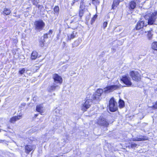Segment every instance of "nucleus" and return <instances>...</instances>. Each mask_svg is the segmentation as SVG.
<instances>
[{
    "instance_id": "14",
    "label": "nucleus",
    "mask_w": 157,
    "mask_h": 157,
    "mask_svg": "<svg viewBox=\"0 0 157 157\" xmlns=\"http://www.w3.org/2000/svg\"><path fill=\"white\" fill-rule=\"evenodd\" d=\"M149 138L145 136H141L138 138V141H141L149 140Z\"/></svg>"
},
{
    "instance_id": "19",
    "label": "nucleus",
    "mask_w": 157,
    "mask_h": 157,
    "mask_svg": "<svg viewBox=\"0 0 157 157\" xmlns=\"http://www.w3.org/2000/svg\"><path fill=\"white\" fill-rule=\"evenodd\" d=\"M130 8L132 9H133L136 6V3L133 1H132L130 3Z\"/></svg>"
},
{
    "instance_id": "43",
    "label": "nucleus",
    "mask_w": 157,
    "mask_h": 157,
    "mask_svg": "<svg viewBox=\"0 0 157 157\" xmlns=\"http://www.w3.org/2000/svg\"><path fill=\"white\" fill-rule=\"evenodd\" d=\"M64 67H65V68H66L67 67V66H64Z\"/></svg>"
},
{
    "instance_id": "37",
    "label": "nucleus",
    "mask_w": 157,
    "mask_h": 157,
    "mask_svg": "<svg viewBox=\"0 0 157 157\" xmlns=\"http://www.w3.org/2000/svg\"><path fill=\"white\" fill-rule=\"evenodd\" d=\"M107 24H108V23L107 22H106V21L103 24V27L104 29H105L107 27Z\"/></svg>"
},
{
    "instance_id": "42",
    "label": "nucleus",
    "mask_w": 157,
    "mask_h": 157,
    "mask_svg": "<svg viewBox=\"0 0 157 157\" xmlns=\"http://www.w3.org/2000/svg\"><path fill=\"white\" fill-rule=\"evenodd\" d=\"M1 141L0 142V143H1V142L2 143L4 141V140H1Z\"/></svg>"
},
{
    "instance_id": "28",
    "label": "nucleus",
    "mask_w": 157,
    "mask_h": 157,
    "mask_svg": "<svg viewBox=\"0 0 157 157\" xmlns=\"http://www.w3.org/2000/svg\"><path fill=\"white\" fill-rule=\"evenodd\" d=\"M36 6L37 7L38 10L41 11V10L44 8V6L43 5H36Z\"/></svg>"
},
{
    "instance_id": "26",
    "label": "nucleus",
    "mask_w": 157,
    "mask_h": 157,
    "mask_svg": "<svg viewBox=\"0 0 157 157\" xmlns=\"http://www.w3.org/2000/svg\"><path fill=\"white\" fill-rule=\"evenodd\" d=\"M151 16L156 19L157 16V10L155 11L151 15Z\"/></svg>"
},
{
    "instance_id": "23",
    "label": "nucleus",
    "mask_w": 157,
    "mask_h": 157,
    "mask_svg": "<svg viewBox=\"0 0 157 157\" xmlns=\"http://www.w3.org/2000/svg\"><path fill=\"white\" fill-rule=\"evenodd\" d=\"M119 2L118 1L114 0L113 2V5H112V8L114 9V7L117 6L119 4Z\"/></svg>"
},
{
    "instance_id": "18",
    "label": "nucleus",
    "mask_w": 157,
    "mask_h": 157,
    "mask_svg": "<svg viewBox=\"0 0 157 157\" xmlns=\"http://www.w3.org/2000/svg\"><path fill=\"white\" fill-rule=\"evenodd\" d=\"M82 40L81 39L79 38L78 40L75 41L73 44L74 47L78 46L82 41Z\"/></svg>"
},
{
    "instance_id": "11",
    "label": "nucleus",
    "mask_w": 157,
    "mask_h": 157,
    "mask_svg": "<svg viewBox=\"0 0 157 157\" xmlns=\"http://www.w3.org/2000/svg\"><path fill=\"white\" fill-rule=\"evenodd\" d=\"M146 24H145L144 21H142V19H140L139 22H138V29L143 28L144 26H146Z\"/></svg>"
},
{
    "instance_id": "22",
    "label": "nucleus",
    "mask_w": 157,
    "mask_h": 157,
    "mask_svg": "<svg viewBox=\"0 0 157 157\" xmlns=\"http://www.w3.org/2000/svg\"><path fill=\"white\" fill-rule=\"evenodd\" d=\"M3 12L6 15H8L11 13V11L10 9L5 8L3 11Z\"/></svg>"
},
{
    "instance_id": "31",
    "label": "nucleus",
    "mask_w": 157,
    "mask_h": 157,
    "mask_svg": "<svg viewBox=\"0 0 157 157\" xmlns=\"http://www.w3.org/2000/svg\"><path fill=\"white\" fill-rule=\"evenodd\" d=\"M16 121L15 116L12 117L10 119V121L12 123H13Z\"/></svg>"
},
{
    "instance_id": "13",
    "label": "nucleus",
    "mask_w": 157,
    "mask_h": 157,
    "mask_svg": "<svg viewBox=\"0 0 157 157\" xmlns=\"http://www.w3.org/2000/svg\"><path fill=\"white\" fill-rule=\"evenodd\" d=\"M156 19L151 16L148 19V25H152L153 24L155 21Z\"/></svg>"
},
{
    "instance_id": "10",
    "label": "nucleus",
    "mask_w": 157,
    "mask_h": 157,
    "mask_svg": "<svg viewBox=\"0 0 157 157\" xmlns=\"http://www.w3.org/2000/svg\"><path fill=\"white\" fill-rule=\"evenodd\" d=\"M131 76L132 77V79L135 81L137 80V73L135 72L134 71H132L130 73Z\"/></svg>"
},
{
    "instance_id": "4",
    "label": "nucleus",
    "mask_w": 157,
    "mask_h": 157,
    "mask_svg": "<svg viewBox=\"0 0 157 157\" xmlns=\"http://www.w3.org/2000/svg\"><path fill=\"white\" fill-rule=\"evenodd\" d=\"M91 99H88L86 100L84 103H83L82 105V110L86 111V110L89 108L92 104L93 101V98Z\"/></svg>"
},
{
    "instance_id": "15",
    "label": "nucleus",
    "mask_w": 157,
    "mask_h": 157,
    "mask_svg": "<svg viewBox=\"0 0 157 157\" xmlns=\"http://www.w3.org/2000/svg\"><path fill=\"white\" fill-rule=\"evenodd\" d=\"M151 48L154 51H157V41H154L151 44Z\"/></svg>"
},
{
    "instance_id": "6",
    "label": "nucleus",
    "mask_w": 157,
    "mask_h": 157,
    "mask_svg": "<svg viewBox=\"0 0 157 157\" xmlns=\"http://www.w3.org/2000/svg\"><path fill=\"white\" fill-rule=\"evenodd\" d=\"M60 88V86L55 83L48 86L47 90L49 92H52Z\"/></svg>"
},
{
    "instance_id": "8",
    "label": "nucleus",
    "mask_w": 157,
    "mask_h": 157,
    "mask_svg": "<svg viewBox=\"0 0 157 157\" xmlns=\"http://www.w3.org/2000/svg\"><path fill=\"white\" fill-rule=\"evenodd\" d=\"M128 75H125L123 76L121 78V80L126 85L130 86L131 85L132 83Z\"/></svg>"
},
{
    "instance_id": "12",
    "label": "nucleus",
    "mask_w": 157,
    "mask_h": 157,
    "mask_svg": "<svg viewBox=\"0 0 157 157\" xmlns=\"http://www.w3.org/2000/svg\"><path fill=\"white\" fill-rule=\"evenodd\" d=\"M33 146L30 145H28L25 147V152L29 153L33 149Z\"/></svg>"
},
{
    "instance_id": "9",
    "label": "nucleus",
    "mask_w": 157,
    "mask_h": 157,
    "mask_svg": "<svg viewBox=\"0 0 157 157\" xmlns=\"http://www.w3.org/2000/svg\"><path fill=\"white\" fill-rule=\"evenodd\" d=\"M77 33L75 31H73L71 33L69 34L67 36V40H71L75 38L77 35Z\"/></svg>"
},
{
    "instance_id": "2",
    "label": "nucleus",
    "mask_w": 157,
    "mask_h": 157,
    "mask_svg": "<svg viewBox=\"0 0 157 157\" xmlns=\"http://www.w3.org/2000/svg\"><path fill=\"white\" fill-rule=\"evenodd\" d=\"M109 107L110 111L114 112L117 109V104L113 98H111L109 101Z\"/></svg>"
},
{
    "instance_id": "20",
    "label": "nucleus",
    "mask_w": 157,
    "mask_h": 157,
    "mask_svg": "<svg viewBox=\"0 0 157 157\" xmlns=\"http://www.w3.org/2000/svg\"><path fill=\"white\" fill-rule=\"evenodd\" d=\"M56 112L58 113L56 115V116H60L62 115L63 113V112L62 110H59L58 109H56Z\"/></svg>"
},
{
    "instance_id": "17",
    "label": "nucleus",
    "mask_w": 157,
    "mask_h": 157,
    "mask_svg": "<svg viewBox=\"0 0 157 157\" xmlns=\"http://www.w3.org/2000/svg\"><path fill=\"white\" fill-rule=\"evenodd\" d=\"M36 110L40 113H42L43 110V107L41 105H39L36 106Z\"/></svg>"
},
{
    "instance_id": "30",
    "label": "nucleus",
    "mask_w": 157,
    "mask_h": 157,
    "mask_svg": "<svg viewBox=\"0 0 157 157\" xmlns=\"http://www.w3.org/2000/svg\"><path fill=\"white\" fill-rule=\"evenodd\" d=\"M45 41L44 40V39L42 40H41L40 41V45L41 47H43L44 45V43Z\"/></svg>"
},
{
    "instance_id": "35",
    "label": "nucleus",
    "mask_w": 157,
    "mask_h": 157,
    "mask_svg": "<svg viewBox=\"0 0 157 157\" xmlns=\"http://www.w3.org/2000/svg\"><path fill=\"white\" fill-rule=\"evenodd\" d=\"M84 6L83 1L81 0L80 3V8L81 9H82L84 7Z\"/></svg>"
},
{
    "instance_id": "34",
    "label": "nucleus",
    "mask_w": 157,
    "mask_h": 157,
    "mask_svg": "<svg viewBox=\"0 0 157 157\" xmlns=\"http://www.w3.org/2000/svg\"><path fill=\"white\" fill-rule=\"evenodd\" d=\"M25 68H22L21 70L19 71V73L22 75L25 72Z\"/></svg>"
},
{
    "instance_id": "44",
    "label": "nucleus",
    "mask_w": 157,
    "mask_h": 157,
    "mask_svg": "<svg viewBox=\"0 0 157 157\" xmlns=\"http://www.w3.org/2000/svg\"><path fill=\"white\" fill-rule=\"evenodd\" d=\"M35 117H36L38 116V114H35Z\"/></svg>"
},
{
    "instance_id": "3",
    "label": "nucleus",
    "mask_w": 157,
    "mask_h": 157,
    "mask_svg": "<svg viewBox=\"0 0 157 157\" xmlns=\"http://www.w3.org/2000/svg\"><path fill=\"white\" fill-rule=\"evenodd\" d=\"M34 24L35 29L39 31L42 30L45 26V23L41 20L36 21Z\"/></svg>"
},
{
    "instance_id": "39",
    "label": "nucleus",
    "mask_w": 157,
    "mask_h": 157,
    "mask_svg": "<svg viewBox=\"0 0 157 157\" xmlns=\"http://www.w3.org/2000/svg\"><path fill=\"white\" fill-rule=\"evenodd\" d=\"M48 35L49 34L47 33L44 34V38H48Z\"/></svg>"
},
{
    "instance_id": "27",
    "label": "nucleus",
    "mask_w": 157,
    "mask_h": 157,
    "mask_svg": "<svg viewBox=\"0 0 157 157\" xmlns=\"http://www.w3.org/2000/svg\"><path fill=\"white\" fill-rule=\"evenodd\" d=\"M151 107L154 109H157V101L155 102L154 104L152 105Z\"/></svg>"
},
{
    "instance_id": "5",
    "label": "nucleus",
    "mask_w": 157,
    "mask_h": 157,
    "mask_svg": "<svg viewBox=\"0 0 157 157\" xmlns=\"http://www.w3.org/2000/svg\"><path fill=\"white\" fill-rule=\"evenodd\" d=\"M98 124L100 126L107 128L109 125V122L104 117H100L97 122Z\"/></svg>"
},
{
    "instance_id": "32",
    "label": "nucleus",
    "mask_w": 157,
    "mask_h": 157,
    "mask_svg": "<svg viewBox=\"0 0 157 157\" xmlns=\"http://www.w3.org/2000/svg\"><path fill=\"white\" fill-rule=\"evenodd\" d=\"M82 9H81V10L79 11V16L80 17H81L82 16L84 13V12L83 11Z\"/></svg>"
},
{
    "instance_id": "33",
    "label": "nucleus",
    "mask_w": 157,
    "mask_h": 157,
    "mask_svg": "<svg viewBox=\"0 0 157 157\" xmlns=\"http://www.w3.org/2000/svg\"><path fill=\"white\" fill-rule=\"evenodd\" d=\"M22 115H18L17 116H15V118H16V121L21 119L22 118Z\"/></svg>"
},
{
    "instance_id": "36",
    "label": "nucleus",
    "mask_w": 157,
    "mask_h": 157,
    "mask_svg": "<svg viewBox=\"0 0 157 157\" xmlns=\"http://www.w3.org/2000/svg\"><path fill=\"white\" fill-rule=\"evenodd\" d=\"M136 146H137V144H136L134 142L132 143L131 144V146L132 148L136 147Z\"/></svg>"
},
{
    "instance_id": "40",
    "label": "nucleus",
    "mask_w": 157,
    "mask_h": 157,
    "mask_svg": "<svg viewBox=\"0 0 157 157\" xmlns=\"http://www.w3.org/2000/svg\"><path fill=\"white\" fill-rule=\"evenodd\" d=\"M52 30H50L47 33H48V34H52Z\"/></svg>"
},
{
    "instance_id": "29",
    "label": "nucleus",
    "mask_w": 157,
    "mask_h": 157,
    "mask_svg": "<svg viewBox=\"0 0 157 157\" xmlns=\"http://www.w3.org/2000/svg\"><path fill=\"white\" fill-rule=\"evenodd\" d=\"M54 10L56 13H58L59 11V7L58 6H56L54 8Z\"/></svg>"
},
{
    "instance_id": "21",
    "label": "nucleus",
    "mask_w": 157,
    "mask_h": 157,
    "mask_svg": "<svg viewBox=\"0 0 157 157\" xmlns=\"http://www.w3.org/2000/svg\"><path fill=\"white\" fill-rule=\"evenodd\" d=\"M124 101L121 99H120L119 101V106L121 108L124 107Z\"/></svg>"
},
{
    "instance_id": "25",
    "label": "nucleus",
    "mask_w": 157,
    "mask_h": 157,
    "mask_svg": "<svg viewBox=\"0 0 157 157\" xmlns=\"http://www.w3.org/2000/svg\"><path fill=\"white\" fill-rule=\"evenodd\" d=\"M152 35L153 34H152L151 31H149L148 32L147 36L149 40H151V39Z\"/></svg>"
},
{
    "instance_id": "24",
    "label": "nucleus",
    "mask_w": 157,
    "mask_h": 157,
    "mask_svg": "<svg viewBox=\"0 0 157 157\" xmlns=\"http://www.w3.org/2000/svg\"><path fill=\"white\" fill-rule=\"evenodd\" d=\"M92 3L96 7L100 3L99 0H92Z\"/></svg>"
},
{
    "instance_id": "16",
    "label": "nucleus",
    "mask_w": 157,
    "mask_h": 157,
    "mask_svg": "<svg viewBox=\"0 0 157 157\" xmlns=\"http://www.w3.org/2000/svg\"><path fill=\"white\" fill-rule=\"evenodd\" d=\"M37 56V52L36 51H33L31 54V59L32 60H35Z\"/></svg>"
},
{
    "instance_id": "41",
    "label": "nucleus",
    "mask_w": 157,
    "mask_h": 157,
    "mask_svg": "<svg viewBox=\"0 0 157 157\" xmlns=\"http://www.w3.org/2000/svg\"><path fill=\"white\" fill-rule=\"evenodd\" d=\"M136 30H137V23L136 25Z\"/></svg>"
},
{
    "instance_id": "7",
    "label": "nucleus",
    "mask_w": 157,
    "mask_h": 157,
    "mask_svg": "<svg viewBox=\"0 0 157 157\" xmlns=\"http://www.w3.org/2000/svg\"><path fill=\"white\" fill-rule=\"evenodd\" d=\"M53 78L54 80V83L59 85H61L62 82V78L57 74H55L53 75Z\"/></svg>"
},
{
    "instance_id": "1",
    "label": "nucleus",
    "mask_w": 157,
    "mask_h": 157,
    "mask_svg": "<svg viewBox=\"0 0 157 157\" xmlns=\"http://www.w3.org/2000/svg\"><path fill=\"white\" fill-rule=\"evenodd\" d=\"M120 86L117 85H113L108 86L103 89H98L95 93L93 95L90 94V96L93 98V101L96 103L99 101L100 97L104 92L106 93L112 92L114 90L118 89Z\"/></svg>"
},
{
    "instance_id": "38",
    "label": "nucleus",
    "mask_w": 157,
    "mask_h": 157,
    "mask_svg": "<svg viewBox=\"0 0 157 157\" xmlns=\"http://www.w3.org/2000/svg\"><path fill=\"white\" fill-rule=\"evenodd\" d=\"M32 2L34 5H36V6L37 5V2L35 0H32Z\"/></svg>"
}]
</instances>
